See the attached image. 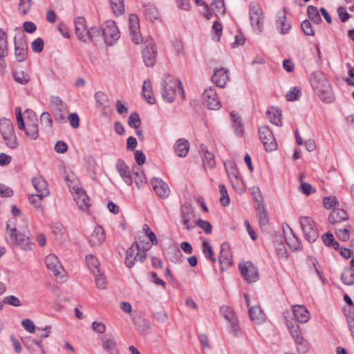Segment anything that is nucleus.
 Here are the masks:
<instances>
[{"label":"nucleus","instance_id":"13d9d810","mask_svg":"<svg viewBox=\"0 0 354 354\" xmlns=\"http://www.w3.org/2000/svg\"><path fill=\"white\" fill-rule=\"evenodd\" d=\"M102 28L97 26H93L89 30V34L91 35V41H97L102 35Z\"/></svg>","mask_w":354,"mask_h":354},{"label":"nucleus","instance_id":"9b49d317","mask_svg":"<svg viewBox=\"0 0 354 354\" xmlns=\"http://www.w3.org/2000/svg\"><path fill=\"white\" fill-rule=\"evenodd\" d=\"M259 138L262 141L266 151H272L277 148V142L272 131L267 126L259 129Z\"/></svg>","mask_w":354,"mask_h":354},{"label":"nucleus","instance_id":"72a5a7b5","mask_svg":"<svg viewBox=\"0 0 354 354\" xmlns=\"http://www.w3.org/2000/svg\"><path fill=\"white\" fill-rule=\"evenodd\" d=\"M202 251L204 255L208 258L212 263L216 261V257L208 239L203 241L202 244Z\"/></svg>","mask_w":354,"mask_h":354},{"label":"nucleus","instance_id":"423d86ee","mask_svg":"<svg viewBox=\"0 0 354 354\" xmlns=\"http://www.w3.org/2000/svg\"><path fill=\"white\" fill-rule=\"evenodd\" d=\"M50 109L55 120L59 123L66 122V114L68 113L67 105L58 96H52L50 99Z\"/></svg>","mask_w":354,"mask_h":354},{"label":"nucleus","instance_id":"69168bd1","mask_svg":"<svg viewBox=\"0 0 354 354\" xmlns=\"http://www.w3.org/2000/svg\"><path fill=\"white\" fill-rule=\"evenodd\" d=\"M31 7V0H20L18 10L22 15H26Z\"/></svg>","mask_w":354,"mask_h":354},{"label":"nucleus","instance_id":"c9c22d12","mask_svg":"<svg viewBox=\"0 0 354 354\" xmlns=\"http://www.w3.org/2000/svg\"><path fill=\"white\" fill-rule=\"evenodd\" d=\"M203 165L206 168H214L216 166V160L213 153L208 151L207 149H203Z\"/></svg>","mask_w":354,"mask_h":354},{"label":"nucleus","instance_id":"6e6d98bb","mask_svg":"<svg viewBox=\"0 0 354 354\" xmlns=\"http://www.w3.org/2000/svg\"><path fill=\"white\" fill-rule=\"evenodd\" d=\"M335 234L342 241H347L350 239V230L347 227L336 229Z\"/></svg>","mask_w":354,"mask_h":354},{"label":"nucleus","instance_id":"a18cd8bd","mask_svg":"<svg viewBox=\"0 0 354 354\" xmlns=\"http://www.w3.org/2000/svg\"><path fill=\"white\" fill-rule=\"evenodd\" d=\"M86 261L93 274H95V272H99V262L96 257L88 254L86 257Z\"/></svg>","mask_w":354,"mask_h":354},{"label":"nucleus","instance_id":"4d7b16f0","mask_svg":"<svg viewBox=\"0 0 354 354\" xmlns=\"http://www.w3.org/2000/svg\"><path fill=\"white\" fill-rule=\"evenodd\" d=\"M196 225L199 227L202 228L206 234H210L212 232V224L207 221H204L203 219H198L195 222L194 225Z\"/></svg>","mask_w":354,"mask_h":354},{"label":"nucleus","instance_id":"0eeeda50","mask_svg":"<svg viewBox=\"0 0 354 354\" xmlns=\"http://www.w3.org/2000/svg\"><path fill=\"white\" fill-rule=\"evenodd\" d=\"M299 223L305 239L310 243L315 242L319 234L313 220L308 216H301L299 218Z\"/></svg>","mask_w":354,"mask_h":354},{"label":"nucleus","instance_id":"4c0bfd02","mask_svg":"<svg viewBox=\"0 0 354 354\" xmlns=\"http://www.w3.org/2000/svg\"><path fill=\"white\" fill-rule=\"evenodd\" d=\"M142 95L149 104H153L155 103V98L151 95V83L149 80H146L143 83Z\"/></svg>","mask_w":354,"mask_h":354},{"label":"nucleus","instance_id":"ddd939ff","mask_svg":"<svg viewBox=\"0 0 354 354\" xmlns=\"http://www.w3.org/2000/svg\"><path fill=\"white\" fill-rule=\"evenodd\" d=\"M146 46L142 50V57L147 67L153 66L157 59V50L151 39H147Z\"/></svg>","mask_w":354,"mask_h":354},{"label":"nucleus","instance_id":"39448f33","mask_svg":"<svg viewBox=\"0 0 354 354\" xmlns=\"http://www.w3.org/2000/svg\"><path fill=\"white\" fill-rule=\"evenodd\" d=\"M0 132L7 147L10 149H15L18 146L14 127L12 122L6 118L0 120Z\"/></svg>","mask_w":354,"mask_h":354},{"label":"nucleus","instance_id":"1a4fd4ad","mask_svg":"<svg viewBox=\"0 0 354 354\" xmlns=\"http://www.w3.org/2000/svg\"><path fill=\"white\" fill-rule=\"evenodd\" d=\"M249 8L251 25L259 32L261 31L263 25V12L262 8L259 4L254 3H250Z\"/></svg>","mask_w":354,"mask_h":354},{"label":"nucleus","instance_id":"58836bf2","mask_svg":"<svg viewBox=\"0 0 354 354\" xmlns=\"http://www.w3.org/2000/svg\"><path fill=\"white\" fill-rule=\"evenodd\" d=\"M256 208L258 210L257 215L259 218V224L261 225H267L269 219L264 204H259V205L257 206Z\"/></svg>","mask_w":354,"mask_h":354},{"label":"nucleus","instance_id":"7c9ffc66","mask_svg":"<svg viewBox=\"0 0 354 354\" xmlns=\"http://www.w3.org/2000/svg\"><path fill=\"white\" fill-rule=\"evenodd\" d=\"M348 219V216L344 209H334L328 216V221L331 224H336L342 221H347Z\"/></svg>","mask_w":354,"mask_h":354},{"label":"nucleus","instance_id":"c756f323","mask_svg":"<svg viewBox=\"0 0 354 354\" xmlns=\"http://www.w3.org/2000/svg\"><path fill=\"white\" fill-rule=\"evenodd\" d=\"M248 313L250 319L257 324H261L266 320L263 310L258 306L251 307L248 310Z\"/></svg>","mask_w":354,"mask_h":354},{"label":"nucleus","instance_id":"de8ad7c7","mask_svg":"<svg viewBox=\"0 0 354 354\" xmlns=\"http://www.w3.org/2000/svg\"><path fill=\"white\" fill-rule=\"evenodd\" d=\"M344 314L346 318L348 328L351 333L353 337L354 338V313L351 310L344 308Z\"/></svg>","mask_w":354,"mask_h":354},{"label":"nucleus","instance_id":"f257e3e1","mask_svg":"<svg viewBox=\"0 0 354 354\" xmlns=\"http://www.w3.org/2000/svg\"><path fill=\"white\" fill-rule=\"evenodd\" d=\"M311 85L322 102L330 103L334 100L330 84L322 72L317 71L313 73Z\"/></svg>","mask_w":354,"mask_h":354},{"label":"nucleus","instance_id":"5fc2aeb1","mask_svg":"<svg viewBox=\"0 0 354 354\" xmlns=\"http://www.w3.org/2000/svg\"><path fill=\"white\" fill-rule=\"evenodd\" d=\"M8 55V41L0 42V66L5 68L3 58Z\"/></svg>","mask_w":354,"mask_h":354},{"label":"nucleus","instance_id":"6e6552de","mask_svg":"<svg viewBox=\"0 0 354 354\" xmlns=\"http://www.w3.org/2000/svg\"><path fill=\"white\" fill-rule=\"evenodd\" d=\"M102 38L107 46H112L120 38V32L114 21H106L102 27Z\"/></svg>","mask_w":354,"mask_h":354},{"label":"nucleus","instance_id":"c03bdc74","mask_svg":"<svg viewBox=\"0 0 354 354\" xmlns=\"http://www.w3.org/2000/svg\"><path fill=\"white\" fill-rule=\"evenodd\" d=\"M144 12L150 20L156 19L158 18V11L155 6L151 3L145 4Z\"/></svg>","mask_w":354,"mask_h":354},{"label":"nucleus","instance_id":"864d4df0","mask_svg":"<svg viewBox=\"0 0 354 354\" xmlns=\"http://www.w3.org/2000/svg\"><path fill=\"white\" fill-rule=\"evenodd\" d=\"M128 124L131 128L138 129L141 124V120L138 113L133 112L129 118Z\"/></svg>","mask_w":354,"mask_h":354},{"label":"nucleus","instance_id":"393cba45","mask_svg":"<svg viewBox=\"0 0 354 354\" xmlns=\"http://www.w3.org/2000/svg\"><path fill=\"white\" fill-rule=\"evenodd\" d=\"M276 25L277 30L281 35L286 34L290 29L291 25L287 22L286 17V8L283 9V12L279 11L277 12Z\"/></svg>","mask_w":354,"mask_h":354},{"label":"nucleus","instance_id":"b1692460","mask_svg":"<svg viewBox=\"0 0 354 354\" xmlns=\"http://www.w3.org/2000/svg\"><path fill=\"white\" fill-rule=\"evenodd\" d=\"M212 80L218 87H224L229 80L228 70L220 68L216 70L212 75Z\"/></svg>","mask_w":354,"mask_h":354},{"label":"nucleus","instance_id":"a878e982","mask_svg":"<svg viewBox=\"0 0 354 354\" xmlns=\"http://www.w3.org/2000/svg\"><path fill=\"white\" fill-rule=\"evenodd\" d=\"M286 325L295 342L297 344L301 345L304 343V337L301 335L299 326L297 322L295 321L294 324H292V322L287 320Z\"/></svg>","mask_w":354,"mask_h":354},{"label":"nucleus","instance_id":"4468645a","mask_svg":"<svg viewBox=\"0 0 354 354\" xmlns=\"http://www.w3.org/2000/svg\"><path fill=\"white\" fill-rule=\"evenodd\" d=\"M46 264L48 269L51 271L57 279H62L64 277L65 271L59 259L53 254L46 257Z\"/></svg>","mask_w":354,"mask_h":354},{"label":"nucleus","instance_id":"e433bc0d","mask_svg":"<svg viewBox=\"0 0 354 354\" xmlns=\"http://www.w3.org/2000/svg\"><path fill=\"white\" fill-rule=\"evenodd\" d=\"M230 115L232 120V126L234 129L236 134L238 136H242L244 129L240 116L234 113H231Z\"/></svg>","mask_w":354,"mask_h":354},{"label":"nucleus","instance_id":"473e14b6","mask_svg":"<svg viewBox=\"0 0 354 354\" xmlns=\"http://www.w3.org/2000/svg\"><path fill=\"white\" fill-rule=\"evenodd\" d=\"M266 115L268 120L277 126H281V113L278 109H270L266 111Z\"/></svg>","mask_w":354,"mask_h":354},{"label":"nucleus","instance_id":"bb28decb","mask_svg":"<svg viewBox=\"0 0 354 354\" xmlns=\"http://www.w3.org/2000/svg\"><path fill=\"white\" fill-rule=\"evenodd\" d=\"M292 310L297 319L295 320L297 322H299L303 324L307 322L310 319V313L304 306L295 305L292 306Z\"/></svg>","mask_w":354,"mask_h":354},{"label":"nucleus","instance_id":"2eb2a0df","mask_svg":"<svg viewBox=\"0 0 354 354\" xmlns=\"http://www.w3.org/2000/svg\"><path fill=\"white\" fill-rule=\"evenodd\" d=\"M75 35L79 40L84 43H88L91 41V35L89 30L86 26V22L84 17H76L75 21Z\"/></svg>","mask_w":354,"mask_h":354},{"label":"nucleus","instance_id":"338daca9","mask_svg":"<svg viewBox=\"0 0 354 354\" xmlns=\"http://www.w3.org/2000/svg\"><path fill=\"white\" fill-rule=\"evenodd\" d=\"M301 28L305 35L310 36L314 35V30L312 28L310 22L308 20L306 19L303 21L301 24Z\"/></svg>","mask_w":354,"mask_h":354},{"label":"nucleus","instance_id":"680f3d73","mask_svg":"<svg viewBox=\"0 0 354 354\" xmlns=\"http://www.w3.org/2000/svg\"><path fill=\"white\" fill-rule=\"evenodd\" d=\"M135 174V183L137 187L140 189L145 186L147 184L146 177L144 174H139L138 171L133 172Z\"/></svg>","mask_w":354,"mask_h":354},{"label":"nucleus","instance_id":"49530a36","mask_svg":"<svg viewBox=\"0 0 354 354\" xmlns=\"http://www.w3.org/2000/svg\"><path fill=\"white\" fill-rule=\"evenodd\" d=\"M307 13L308 17L317 24L322 21V19L319 14L318 10L315 6H309L308 7Z\"/></svg>","mask_w":354,"mask_h":354},{"label":"nucleus","instance_id":"ea45409f","mask_svg":"<svg viewBox=\"0 0 354 354\" xmlns=\"http://www.w3.org/2000/svg\"><path fill=\"white\" fill-rule=\"evenodd\" d=\"M274 243L278 257L286 259L288 258L287 252L282 238L276 239Z\"/></svg>","mask_w":354,"mask_h":354},{"label":"nucleus","instance_id":"6ab92c4d","mask_svg":"<svg viewBox=\"0 0 354 354\" xmlns=\"http://www.w3.org/2000/svg\"><path fill=\"white\" fill-rule=\"evenodd\" d=\"M15 54L17 60L24 62L28 57V45L24 37L15 38Z\"/></svg>","mask_w":354,"mask_h":354},{"label":"nucleus","instance_id":"412c9836","mask_svg":"<svg viewBox=\"0 0 354 354\" xmlns=\"http://www.w3.org/2000/svg\"><path fill=\"white\" fill-rule=\"evenodd\" d=\"M219 261L221 265V270L227 268L232 264V255L230 251V244L224 242L221 245Z\"/></svg>","mask_w":354,"mask_h":354},{"label":"nucleus","instance_id":"052dcab7","mask_svg":"<svg viewBox=\"0 0 354 354\" xmlns=\"http://www.w3.org/2000/svg\"><path fill=\"white\" fill-rule=\"evenodd\" d=\"M40 122L42 125L51 128L53 126V120L48 112H43L40 116Z\"/></svg>","mask_w":354,"mask_h":354},{"label":"nucleus","instance_id":"79ce46f5","mask_svg":"<svg viewBox=\"0 0 354 354\" xmlns=\"http://www.w3.org/2000/svg\"><path fill=\"white\" fill-rule=\"evenodd\" d=\"M13 77L17 83L25 85L30 81V76L23 71L13 72Z\"/></svg>","mask_w":354,"mask_h":354},{"label":"nucleus","instance_id":"f704fd0d","mask_svg":"<svg viewBox=\"0 0 354 354\" xmlns=\"http://www.w3.org/2000/svg\"><path fill=\"white\" fill-rule=\"evenodd\" d=\"M341 280L346 286L354 285V270L352 268H345L341 274Z\"/></svg>","mask_w":354,"mask_h":354},{"label":"nucleus","instance_id":"3c124183","mask_svg":"<svg viewBox=\"0 0 354 354\" xmlns=\"http://www.w3.org/2000/svg\"><path fill=\"white\" fill-rule=\"evenodd\" d=\"M221 312L224 316L225 319L230 322L237 319L234 311L227 306H223L221 307Z\"/></svg>","mask_w":354,"mask_h":354},{"label":"nucleus","instance_id":"a211bd4d","mask_svg":"<svg viewBox=\"0 0 354 354\" xmlns=\"http://www.w3.org/2000/svg\"><path fill=\"white\" fill-rule=\"evenodd\" d=\"M73 199L79 209L87 212L90 206L89 198L86 192L81 187H73Z\"/></svg>","mask_w":354,"mask_h":354},{"label":"nucleus","instance_id":"f3484780","mask_svg":"<svg viewBox=\"0 0 354 354\" xmlns=\"http://www.w3.org/2000/svg\"><path fill=\"white\" fill-rule=\"evenodd\" d=\"M138 257L141 262H143L144 260L146 259L147 255L146 253H140V252H138L137 243H134L127 250L126 253L125 265L127 266V267L129 268L133 267L135 266Z\"/></svg>","mask_w":354,"mask_h":354},{"label":"nucleus","instance_id":"e2e57ef3","mask_svg":"<svg viewBox=\"0 0 354 354\" xmlns=\"http://www.w3.org/2000/svg\"><path fill=\"white\" fill-rule=\"evenodd\" d=\"M3 302L15 307H19L21 305L20 299L14 295L5 297Z\"/></svg>","mask_w":354,"mask_h":354},{"label":"nucleus","instance_id":"603ef678","mask_svg":"<svg viewBox=\"0 0 354 354\" xmlns=\"http://www.w3.org/2000/svg\"><path fill=\"white\" fill-rule=\"evenodd\" d=\"M219 192L221 194L220 202L224 206H228L230 204V198L227 189L224 185H219Z\"/></svg>","mask_w":354,"mask_h":354},{"label":"nucleus","instance_id":"8fccbe9b","mask_svg":"<svg viewBox=\"0 0 354 354\" xmlns=\"http://www.w3.org/2000/svg\"><path fill=\"white\" fill-rule=\"evenodd\" d=\"M95 276V284L97 288L105 289L106 287V279L103 273L99 270V272H95L93 274Z\"/></svg>","mask_w":354,"mask_h":354},{"label":"nucleus","instance_id":"9d476101","mask_svg":"<svg viewBox=\"0 0 354 354\" xmlns=\"http://www.w3.org/2000/svg\"><path fill=\"white\" fill-rule=\"evenodd\" d=\"M239 270L242 277L249 283L256 282L259 279L258 269L250 261L240 263Z\"/></svg>","mask_w":354,"mask_h":354},{"label":"nucleus","instance_id":"7ed1b4c3","mask_svg":"<svg viewBox=\"0 0 354 354\" xmlns=\"http://www.w3.org/2000/svg\"><path fill=\"white\" fill-rule=\"evenodd\" d=\"M162 96L164 100L173 102L176 96L177 91L184 95L182 83L180 80H175L169 74H165L162 82Z\"/></svg>","mask_w":354,"mask_h":354},{"label":"nucleus","instance_id":"f8f14e48","mask_svg":"<svg viewBox=\"0 0 354 354\" xmlns=\"http://www.w3.org/2000/svg\"><path fill=\"white\" fill-rule=\"evenodd\" d=\"M180 218L185 228L190 231L194 227V220L195 218V213L193 207L190 204L185 203L182 205L180 209Z\"/></svg>","mask_w":354,"mask_h":354},{"label":"nucleus","instance_id":"aec40b11","mask_svg":"<svg viewBox=\"0 0 354 354\" xmlns=\"http://www.w3.org/2000/svg\"><path fill=\"white\" fill-rule=\"evenodd\" d=\"M151 184L158 197L165 199L170 194L168 185L160 178H153Z\"/></svg>","mask_w":354,"mask_h":354},{"label":"nucleus","instance_id":"37998d69","mask_svg":"<svg viewBox=\"0 0 354 354\" xmlns=\"http://www.w3.org/2000/svg\"><path fill=\"white\" fill-rule=\"evenodd\" d=\"M324 243L328 247H332L335 250L339 249V244L334 239L333 234L327 232L322 236Z\"/></svg>","mask_w":354,"mask_h":354},{"label":"nucleus","instance_id":"09e8293b","mask_svg":"<svg viewBox=\"0 0 354 354\" xmlns=\"http://www.w3.org/2000/svg\"><path fill=\"white\" fill-rule=\"evenodd\" d=\"M323 205L326 209H330L339 205V202L335 196H325L323 198Z\"/></svg>","mask_w":354,"mask_h":354},{"label":"nucleus","instance_id":"20e7f679","mask_svg":"<svg viewBox=\"0 0 354 354\" xmlns=\"http://www.w3.org/2000/svg\"><path fill=\"white\" fill-rule=\"evenodd\" d=\"M21 111L20 107L16 108L15 112L18 128L20 130L25 131L26 136L32 140H36L39 135L37 118L36 115L32 111H31L30 114H32V115L30 116V115H29L28 116L26 125L22 118Z\"/></svg>","mask_w":354,"mask_h":354},{"label":"nucleus","instance_id":"a19ab883","mask_svg":"<svg viewBox=\"0 0 354 354\" xmlns=\"http://www.w3.org/2000/svg\"><path fill=\"white\" fill-rule=\"evenodd\" d=\"M111 8L116 15H122L124 12V0H110Z\"/></svg>","mask_w":354,"mask_h":354},{"label":"nucleus","instance_id":"5701e85b","mask_svg":"<svg viewBox=\"0 0 354 354\" xmlns=\"http://www.w3.org/2000/svg\"><path fill=\"white\" fill-rule=\"evenodd\" d=\"M32 183L37 194H39L40 196L46 197L49 195L50 192L47 182L41 176L32 178Z\"/></svg>","mask_w":354,"mask_h":354},{"label":"nucleus","instance_id":"f03ea898","mask_svg":"<svg viewBox=\"0 0 354 354\" xmlns=\"http://www.w3.org/2000/svg\"><path fill=\"white\" fill-rule=\"evenodd\" d=\"M12 219H10L6 223V236H8V242L12 245L21 248L23 250H28L31 249L30 239L28 231L21 232L15 226Z\"/></svg>","mask_w":354,"mask_h":354},{"label":"nucleus","instance_id":"4be33fe9","mask_svg":"<svg viewBox=\"0 0 354 354\" xmlns=\"http://www.w3.org/2000/svg\"><path fill=\"white\" fill-rule=\"evenodd\" d=\"M116 169L125 183L128 185H132L133 178L129 167L123 160L120 159L117 161Z\"/></svg>","mask_w":354,"mask_h":354},{"label":"nucleus","instance_id":"c85d7f7f","mask_svg":"<svg viewBox=\"0 0 354 354\" xmlns=\"http://www.w3.org/2000/svg\"><path fill=\"white\" fill-rule=\"evenodd\" d=\"M174 148L176 153L179 157L184 158L187 155L189 144L187 140L180 138L175 142Z\"/></svg>","mask_w":354,"mask_h":354},{"label":"nucleus","instance_id":"774afa93","mask_svg":"<svg viewBox=\"0 0 354 354\" xmlns=\"http://www.w3.org/2000/svg\"><path fill=\"white\" fill-rule=\"evenodd\" d=\"M212 10L216 13H224V2L223 0H214L211 3Z\"/></svg>","mask_w":354,"mask_h":354},{"label":"nucleus","instance_id":"cd10ccee","mask_svg":"<svg viewBox=\"0 0 354 354\" xmlns=\"http://www.w3.org/2000/svg\"><path fill=\"white\" fill-rule=\"evenodd\" d=\"M104 239V232L101 226L96 227L88 237V241L92 246L100 245Z\"/></svg>","mask_w":354,"mask_h":354},{"label":"nucleus","instance_id":"bf43d9fd","mask_svg":"<svg viewBox=\"0 0 354 354\" xmlns=\"http://www.w3.org/2000/svg\"><path fill=\"white\" fill-rule=\"evenodd\" d=\"M129 24L130 32L140 30L139 20L136 15H130L129 18Z\"/></svg>","mask_w":354,"mask_h":354},{"label":"nucleus","instance_id":"dca6fc26","mask_svg":"<svg viewBox=\"0 0 354 354\" xmlns=\"http://www.w3.org/2000/svg\"><path fill=\"white\" fill-rule=\"evenodd\" d=\"M204 104L211 110H218L221 108V102L213 87L206 88L203 93Z\"/></svg>","mask_w":354,"mask_h":354},{"label":"nucleus","instance_id":"2f4dec72","mask_svg":"<svg viewBox=\"0 0 354 354\" xmlns=\"http://www.w3.org/2000/svg\"><path fill=\"white\" fill-rule=\"evenodd\" d=\"M102 348L109 351H113L117 348V343L111 334H105L100 337Z\"/></svg>","mask_w":354,"mask_h":354},{"label":"nucleus","instance_id":"0e129e2a","mask_svg":"<svg viewBox=\"0 0 354 354\" xmlns=\"http://www.w3.org/2000/svg\"><path fill=\"white\" fill-rule=\"evenodd\" d=\"M31 48L35 53H41L44 49V40L39 37L31 43Z\"/></svg>","mask_w":354,"mask_h":354}]
</instances>
